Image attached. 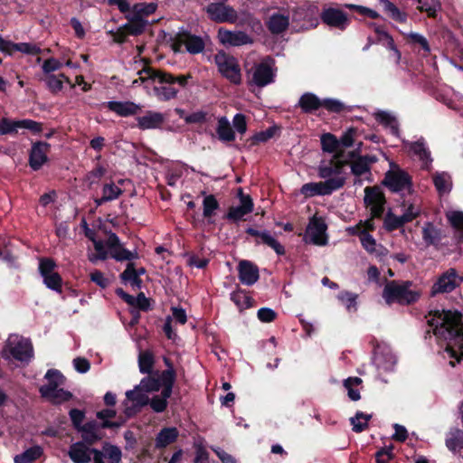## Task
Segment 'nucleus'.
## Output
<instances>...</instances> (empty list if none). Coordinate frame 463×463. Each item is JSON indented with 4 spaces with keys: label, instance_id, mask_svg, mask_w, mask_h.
Segmentation results:
<instances>
[{
    "label": "nucleus",
    "instance_id": "nucleus-1",
    "mask_svg": "<svg viewBox=\"0 0 463 463\" xmlns=\"http://www.w3.org/2000/svg\"><path fill=\"white\" fill-rule=\"evenodd\" d=\"M428 323L433 334L447 342L445 353L451 360L449 364L454 367L463 357V332L461 314L458 311L437 310L430 313Z\"/></svg>",
    "mask_w": 463,
    "mask_h": 463
},
{
    "label": "nucleus",
    "instance_id": "nucleus-2",
    "mask_svg": "<svg viewBox=\"0 0 463 463\" xmlns=\"http://www.w3.org/2000/svg\"><path fill=\"white\" fill-rule=\"evenodd\" d=\"M138 79L134 80L132 84L135 86L138 83H146L149 81L155 83L153 90L158 100L167 101L175 99L179 91V86L184 88L187 85L190 74L175 76L170 73L155 71L151 68H145L137 72Z\"/></svg>",
    "mask_w": 463,
    "mask_h": 463
},
{
    "label": "nucleus",
    "instance_id": "nucleus-3",
    "mask_svg": "<svg viewBox=\"0 0 463 463\" xmlns=\"http://www.w3.org/2000/svg\"><path fill=\"white\" fill-rule=\"evenodd\" d=\"M364 203L366 208L370 210L371 217L365 221H361L359 224H361L362 230L369 232L375 228L373 218H379L383 213L385 197L379 187L368 186L364 189Z\"/></svg>",
    "mask_w": 463,
    "mask_h": 463
},
{
    "label": "nucleus",
    "instance_id": "nucleus-4",
    "mask_svg": "<svg viewBox=\"0 0 463 463\" xmlns=\"http://www.w3.org/2000/svg\"><path fill=\"white\" fill-rule=\"evenodd\" d=\"M411 282L391 281L383 288V297L387 304L394 302L400 304H411L418 300L419 292L411 289Z\"/></svg>",
    "mask_w": 463,
    "mask_h": 463
},
{
    "label": "nucleus",
    "instance_id": "nucleus-5",
    "mask_svg": "<svg viewBox=\"0 0 463 463\" xmlns=\"http://www.w3.org/2000/svg\"><path fill=\"white\" fill-rule=\"evenodd\" d=\"M276 71L273 60L265 59L248 70V83L251 86L254 85L259 88H263L274 82Z\"/></svg>",
    "mask_w": 463,
    "mask_h": 463
},
{
    "label": "nucleus",
    "instance_id": "nucleus-6",
    "mask_svg": "<svg viewBox=\"0 0 463 463\" xmlns=\"http://www.w3.org/2000/svg\"><path fill=\"white\" fill-rule=\"evenodd\" d=\"M354 156V152L348 153V158L344 156H332L329 161H323L318 166V176L323 179L342 178L344 184H345V176L344 175V166L349 164Z\"/></svg>",
    "mask_w": 463,
    "mask_h": 463
},
{
    "label": "nucleus",
    "instance_id": "nucleus-7",
    "mask_svg": "<svg viewBox=\"0 0 463 463\" xmlns=\"http://www.w3.org/2000/svg\"><path fill=\"white\" fill-rule=\"evenodd\" d=\"M215 63L220 73L233 84H240L241 81V68L238 61L224 52H219L214 56Z\"/></svg>",
    "mask_w": 463,
    "mask_h": 463
},
{
    "label": "nucleus",
    "instance_id": "nucleus-8",
    "mask_svg": "<svg viewBox=\"0 0 463 463\" xmlns=\"http://www.w3.org/2000/svg\"><path fill=\"white\" fill-rule=\"evenodd\" d=\"M462 282L463 275H460L455 269L449 268L437 278L430 288V295L434 297L438 294L450 293Z\"/></svg>",
    "mask_w": 463,
    "mask_h": 463
},
{
    "label": "nucleus",
    "instance_id": "nucleus-9",
    "mask_svg": "<svg viewBox=\"0 0 463 463\" xmlns=\"http://www.w3.org/2000/svg\"><path fill=\"white\" fill-rule=\"evenodd\" d=\"M56 263L50 258H43L39 260V272L43 278V284L51 290L57 293L62 291V279L61 275L55 270Z\"/></svg>",
    "mask_w": 463,
    "mask_h": 463
},
{
    "label": "nucleus",
    "instance_id": "nucleus-10",
    "mask_svg": "<svg viewBox=\"0 0 463 463\" xmlns=\"http://www.w3.org/2000/svg\"><path fill=\"white\" fill-rule=\"evenodd\" d=\"M343 186L344 182L342 178L327 179L321 182H311L307 183L301 186L300 194L306 198L317 195H329Z\"/></svg>",
    "mask_w": 463,
    "mask_h": 463
},
{
    "label": "nucleus",
    "instance_id": "nucleus-11",
    "mask_svg": "<svg viewBox=\"0 0 463 463\" xmlns=\"http://www.w3.org/2000/svg\"><path fill=\"white\" fill-rule=\"evenodd\" d=\"M318 14L317 5L307 3L293 10L292 21L298 23L302 30L313 29L319 24Z\"/></svg>",
    "mask_w": 463,
    "mask_h": 463
},
{
    "label": "nucleus",
    "instance_id": "nucleus-12",
    "mask_svg": "<svg viewBox=\"0 0 463 463\" xmlns=\"http://www.w3.org/2000/svg\"><path fill=\"white\" fill-rule=\"evenodd\" d=\"M403 145L408 154L419 161L421 169L428 171L431 169L433 158L423 137H420L416 141H403Z\"/></svg>",
    "mask_w": 463,
    "mask_h": 463
},
{
    "label": "nucleus",
    "instance_id": "nucleus-13",
    "mask_svg": "<svg viewBox=\"0 0 463 463\" xmlns=\"http://www.w3.org/2000/svg\"><path fill=\"white\" fill-rule=\"evenodd\" d=\"M21 129L39 134L43 130V124L29 118L12 120L8 118H2L0 119V136L16 135Z\"/></svg>",
    "mask_w": 463,
    "mask_h": 463
},
{
    "label": "nucleus",
    "instance_id": "nucleus-14",
    "mask_svg": "<svg viewBox=\"0 0 463 463\" xmlns=\"http://www.w3.org/2000/svg\"><path fill=\"white\" fill-rule=\"evenodd\" d=\"M377 162L375 156H360L351 160V173L354 176V184L362 185L364 181L372 182L371 165Z\"/></svg>",
    "mask_w": 463,
    "mask_h": 463
},
{
    "label": "nucleus",
    "instance_id": "nucleus-15",
    "mask_svg": "<svg viewBox=\"0 0 463 463\" xmlns=\"http://www.w3.org/2000/svg\"><path fill=\"white\" fill-rule=\"evenodd\" d=\"M6 349L14 359L21 362H29L33 356L31 341L18 335H11L8 337Z\"/></svg>",
    "mask_w": 463,
    "mask_h": 463
},
{
    "label": "nucleus",
    "instance_id": "nucleus-16",
    "mask_svg": "<svg viewBox=\"0 0 463 463\" xmlns=\"http://www.w3.org/2000/svg\"><path fill=\"white\" fill-rule=\"evenodd\" d=\"M327 225L322 217L313 216L307 224L304 235V241L317 246L327 244Z\"/></svg>",
    "mask_w": 463,
    "mask_h": 463
},
{
    "label": "nucleus",
    "instance_id": "nucleus-17",
    "mask_svg": "<svg viewBox=\"0 0 463 463\" xmlns=\"http://www.w3.org/2000/svg\"><path fill=\"white\" fill-rule=\"evenodd\" d=\"M149 398L147 392L141 387L140 384L135 386L133 390L126 392V400L122 405L124 407V413L128 417L133 416L141 407L148 404Z\"/></svg>",
    "mask_w": 463,
    "mask_h": 463
},
{
    "label": "nucleus",
    "instance_id": "nucleus-18",
    "mask_svg": "<svg viewBox=\"0 0 463 463\" xmlns=\"http://www.w3.org/2000/svg\"><path fill=\"white\" fill-rule=\"evenodd\" d=\"M384 184L396 193L410 194L412 190L411 176L400 168L392 169L386 174Z\"/></svg>",
    "mask_w": 463,
    "mask_h": 463
},
{
    "label": "nucleus",
    "instance_id": "nucleus-19",
    "mask_svg": "<svg viewBox=\"0 0 463 463\" xmlns=\"http://www.w3.org/2000/svg\"><path fill=\"white\" fill-rule=\"evenodd\" d=\"M163 390L160 395H155L149 404L156 412H163L167 407V400L172 394L174 386V373L172 370L162 372Z\"/></svg>",
    "mask_w": 463,
    "mask_h": 463
},
{
    "label": "nucleus",
    "instance_id": "nucleus-20",
    "mask_svg": "<svg viewBox=\"0 0 463 463\" xmlns=\"http://www.w3.org/2000/svg\"><path fill=\"white\" fill-rule=\"evenodd\" d=\"M205 11L210 19L216 23L234 24L238 19L237 11L223 3L213 2L206 6Z\"/></svg>",
    "mask_w": 463,
    "mask_h": 463
},
{
    "label": "nucleus",
    "instance_id": "nucleus-21",
    "mask_svg": "<svg viewBox=\"0 0 463 463\" xmlns=\"http://www.w3.org/2000/svg\"><path fill=\"white\" fill-rule=\"evenodd\" d=\"M174 50L179 52L182 46L191 54H197L204 50V42L199 36H195L187 31H180L175 38Z\"/></svg>",
    "mask_w": 463,
    "mask_h": 463
},
{
    "label": "nucleus",
    "instance_id": "nucleus-22",
    "mask_svg": "<svg viewBox=\"0 0 463 463\" xmlns=\"http://www.w3.org/2000/svg\"><path fill=\"white\" fill-rule=\"evenodd\" d=\"M373 364L379 370L391 371L396 364L395 355L386 343H378L373 349Z\"/></svg>",
    "mask_w": 463,
    "mask_h": 463
},
{
    "label": "nucleus",
    "instance_id": "nucleus-23",
    "mask_svg": "<svg viewBox=\"0 0 463 463\" xmlns=\"http://www.w3.org/2000/svg\"><path fill=\"white\" fill-rule=\"evenodd\" d=\"M219 42L226 46H241L251 44L252 38L242 31H231L220 28L217 34Z\"/></svg>",
    "mask_w": 463,
    "mask_h": 463
},
{
    "label": "nucleus",
    "instance_id": "nucleus-24",
    "mask_svg": "<svg viewBox=\"0 0 463 463\" xmlns=\"http://www.w3.org/2000/svg\"><path fill=\"white\" fill-rule=\"evenodd\" d=\"M321 20L329 27L344 31L349 25L348 15L337 8H326L320 14Z\"/></svg>",
    "mask_w": 463,
    "mask_h": 463
},
{
    "label": "nucleus",
    "instance_id": "nucleus-25",
    "mask_svg": "<svg viewBox=\"0 0 463 463\" xmlns=\"http://www.w3.org/2000/svg\"><path fill=\"white\" fill-rule=\"evenodd\" d=\"M110 251V256L118 261L132 260L137 258V251H130L123 247L118 237L111 232L106 242Z\"/></svg>",
    "mask_w": 463,
    "mask_h": 463
},
{
    "label": "nucleus",
    "instance_id": "nucleus-26",
    "mask_svg": "<svg viewBox=\"0 0 463 463\" xmlns=\"http://www.w3.org/2000/svg\"><path fill=\"white\" fill-rule=\"evenodd\" d=\"M50 144L43 141L34 142L29 153V165L32 169L39 170L48 160Z\"/></svg>",
    "mask_w": 463,
    "mask_h": 463
},
{
    "label": "nucleus",
    "instance_id": "nucleus-27",
    "mask_svg": "<svg viewBox=\"0 0 463 463\" xmlns=\"http://www.w3.org/2000/svg\"><path fill=\"white\" fill-rule=\"evenodd\" d=\"M238 196L241 204L231 207L227 213L228 219L235 222L241 220L246 214L253 211V202L250 195L244 194L242 189H239Z\"/></svg>",
    "mask_w": 463,
    "mask_h": 463
},
{
    "label": "nucleus",
    "instance_id": "nucleus-28",
    "mask_svg": "<svg viewBox=\"0 0 463 463\" xmlns=\"http://www.w3.org/2000/svg\"><path fill=\"white\" fill-rule=\"evenodd\" d=\"M238 277L241 284L252 286L259 278V268L250 260H241L238 265Z\"/></svg>",
    "mask_w": 463,
    "mask_h": 463
},
{
    "label": "nucleus",
    "instance_id": "nucleus-29",
    "mask_svg": "<svg viewBox=\"0 0 463 463\" xmlns=\"http://www.w3.org/2000/svg\"><path fill=\"white\" fill-rule=\"evenodd\" d=\"M104 105L119 117L133 116L141 110V106L132 101H108Z\"/></svg>",
    "mask_w": 463,
    "mask_h": 463
},
{
    "label": "nucleus",
    "instance_id": "nucleus-30",
    "mask_svg": "<svg viewBox=\"0 0 463 463\" xmlns=\"http://www.w3.org/2000/svg\"><path fill=\"white\" fill-rule=\"evenodd\" d=\"M68 455L74 463H89L91 460L92 449L78 441L70 446Z\"/></svg>",
    "mask_w": 463,
    "mask_h": 463
},
{
    "label": "nucleus",
    "instance_id": "nucleus-31",
    "mask_svg": "<svg viewBox=\"0 0 463 463\" xmlns=\"http://www.w3.org/2000/svg\"><path fill=\"white\" fill-rule=\"evenodd\" d=\"M137 127L140 129H154L162 126L165 116L156 111H147L144 116L137 118Z\"/></svg>",
    "mask_w": 463,
    "mask_h": 463
},
{
    "label": "nucleus",
    "instance_id": "nucleus-32",
    "mask_svg": "<svg viewBox=\"0 0 463 463\" xmlns=\"http://www.w3.org/2000/svg\"><path fill=\"white\" fill-rule=\"evenodd\" d=\"M360 242L369 254H374L377 257L387 254V250L382 245L377 244L375 239L367 232H362Z\"/></svg>",
    "mask_w": 463,
    "mask_h": 463
},
{
    "label": "nucleus",
    "instance_id": "nucleus-33",
    "mask_svg": "<svg viewBox=\"0 0 463 463\" xmlns=\"http://www.w3.org/2000/svg\"><path fill=\"white\" fill-rule=\"evenodd\" d=\"M40 393L52 403H61L71 398V393L61 387L52 389L51 387H40Z\"/></svg>",
    "mask_w": 463,
    "mask_h": 463
},
{
    "label": "nucleus",
    "instance_id": "nucleus-34",
    "mask_svg": "<svg viewBox=\"0 0 463 463\" xmlns=\"http://www.w3.org/2000/svg\"><path fill=\"white\" fill-rule=\"evenodd\" d=\"M434 186L439 195L449 194L452 189V179L447 172H436L432 176Z\"/></svg>",
    "mask_w": 463,
    "mask_h": 463
},
{
    "label": "nucleus",
    "instance_id": "nucleus-35",
    "mask_svg": "<svg viewBox=\"0 0 463 463\" xmlns=\"http://www.w3.org/2000/svg\"><path fill=\"white\" fill-rule=\"evenodd\" d=\"M289 24V16L281 14H273L270 15L267 26L269 30L274 33L279 34L283 33Z\"/></svg>",
    "mask_w": 463,
    "mask_h": 463
},
{
    "label": "nucleus",
    "instance_id": "nucleus-36",
    "mask_svg": "<svg viewBox=\"0 0 463 463\" xmlns=\"http://www.w3.org/2000/svg\"><path fill=\"white\" fill-rule=\"evenodd\" d=\"M298 106L305 113H310L322 107V99L311 92H307L300 97Z\"/></svg>",
    "mask_w": 463,
    "mask_h": 463
},
{
    "label": "nucleus",
    "instance_id": "nucleus-37",
    "mask_svg": "<svg viewBox=\"0 0 463 463\" xmlns=\"http://www.w3.org/2000/svg\"><path fill=\"white\" fill-rule=\"evenodd\" d=\"M379 5L382 6L383 12L392 20L399 23H405L407 21V14L401 11L390 0H379Z\"/></svg>",
    "mask_w": 463,
    "mask_h": 463
},
{
    "label": "nucleus",
    "instance_id": "nucleus-38",
    "mask_svg": "<svg viewBox=\"0 0 463 463\" xmlns=\"http://www.w3.org/2000/svg\"><path fill=\"white\" fill-rule=\"evenodd\" d=\"M216 133L218 138L222 142H231L235 139V134L226 117H222L218 119Z\"/></svg>",
    "mask_w": 463,
    "mask_h": 463
},
{
    "label": "nucleus",
    "instance_id": "nucleus-39",
    "mask_svg": "<svg viewBox=\"0 0 463 463\" xmlns=\"http://www.w3.org/2000/svg\"><path fill=\"white\" fill-rule=\"evenodd\" d=\"M322 149L328 153H334L333 156H344L342 149H340L338 139L330 133L322 135L321 137Z\"/></svg>",
    "mask_w": 463,
    "mask_h": 463
},
{
    "label": "nucleus",
    "instance_id": "nucleus-40",
    "mask_svg": "<svg viewBox=\"0 0 463 463\" xmlns=\"http://www.w3.org/2000/svg\"><path fill=\"white\" fill-rule=\"evenodd\" d=\"M178 434L179 432L177 429L175 427L164 428L156 436V446L157 448H165L170 445L171 443L175 441V439L178 437Z\"/></svg>",
    "mask_w": 463,
    "mask_h": 463
},
{
    "label": "nucleus",
    "instance_id": "nucleus-41",
    "mask_svg": "<svg viewBox=\"0 0 463 463\" xmlns=\"http://www.w3.org/2000/svg\"><path fill=\"white\" fill-rule=\"evenodd\" d=\"M78 430L81 432L82 439L89 444H92L101 439V436L99 434V426L95 421H89L83 424Z\"/></svg>",
    "mask_w": 463,
    "mask_h": 463
},
{
    "label": "nucleus",
    "instance_id": "nucleus-42",
    "mask_svg": "<svg viewBox=\"0 0 463 463\" xmlns=\"http://www.w3.org/2000/svg\"><path fill=\"white\" fill-rule=\"evenodd\" d=\"M446 446L452 452L463 449V430L459 429L451 430L447 436Z\"/></svg>",
    "mask_w": 463,
    "mask_h": 463
},
{
    "label": "nucleus",
    "instance_id": "nucleus-43",
    "mask_svg": "<svg viewBox=\"0 0 463 463\" xmlns=\"http://www.w3.org/2000/svg\"><path fill=\"white\" fill-rule=\"evenodd\" d=\"M376 120L388 128L392 135L397 136L399 134V125L396 118L391 113L386 111H380L375 114Z\"/></svg>",
    "mask_w": 463,
    "mask_h": 463
},
{
    "label": "nucleus",
    "instance_id": "nucleus-44",
    "mask_svg": "<svg viewBox=\"0 0 463 463\" xmlns=\"http://www.w3.org/2000/svg\"><path fill=\"white\" fill-rule=\"evenodd\" d=\"M43 451V449L40 446H33L26 450H24L23 453L16 455L14 458V463H32L34 460L38 459L42 455Z\"/></svg>",
    "mask_w": 463,
    "mask_h": 463
},
{
    "label": "nucleus",
    "instance_id": "nucleus-45",
    "mask_svg": "<svg viewBox=\"0 0 463 463\" xmlns=\"http://www.w3.org/2000/svg\"><path fill=\"white\" fill-rule=\"evenodd\" d=\"M120 279L125 283H129L135 289L141 288L142 281L138 277L137 269L134 268L133 263H128L126 269L121 273Z\"/></svg>",
    "mask_w": 463,
    "mask_h": 463
},
{
    "label": "nucleus",
    "instance_id": "nucleus-46",
    "mask_svg": "<svg viewBox=\"0 0 463 463\" xmlns=\"http://www.w3.org/2000/svg\"><path fill=\"white\" fill-rule=\"evenodd\" d=\"M146 24V20L133 14V17L124 25V29L131 35H138L144 32Z\"/></svg>",
    "mask_w": 463,
    "mask_h": 463
},
{
    "label": "nucleus",
    "instance_id": "nucleus-47",
    "mask_svg": "<svg viewBox=\"0 0 463 463\" xmlns=\"http://www.w3.org/2000/svg\"><path fill=\"white\" fill-rule=\"evenodd\" d=\"M422 239L428 245L434 244L439 241L440 232L431 222H426L422 228Z\"/></svg>",
    "mask_w": 463,
    "mask_h": 463
},
{
    "label": "nucleus",
    "instance_id": "nucleus-48",
    "mask_svg": "<svg viewBox=\"0 0 463 463\" xmlns=\"http://www.w3.org/2000/svg\"><path fill=\"white\" fill-rule=\"evenodd\" d=\"M44 377L47 380V383L43 385L42 387H51L52 389H58L64 384L65 378L58 370H48Z\"/></svg>",
    "mask_w": 463,
    "mask_h": 463
},
{
    "label": "nucleus",
    "instance_id": "nucleus-49",
    "mask_svg": "<svg viewBox=\"0 0 463 463\" xmlns=\"http://www.w3.org/2000/svg\"><path fill=\"white\" fill-rule=\"evenodd\" d=\"M362 383V379L359 377H349L344 381V386L347 390L348 397L352 401L360 400V392L358 387Z\"/></svg>",
    "mask_w": 463,
    "mask_h": 463
},
{
    "label": "nucleus",
    "instance_id": "nucleus-50",
    "mask_svg": "<svg viewBox=\"0 0 463 463\" xmlns=\"http://www.w3.org/2000/svg\"><path fill=\"white\" fill-rule=\"evenodd\" d=\"M154 354L146 350L139 353L138 367L142 373H150L154 366Z\"/></svg>",
    "mask_w": 463,
    "mask_h": 463
},
{
    "label": "nucleus",
    "instance_id": "nucleus-51",
    "mask_svg": "<svg viewBox=\"0 0 463 463\" xmlns=\"http://www.w3.org/2000/svg\"><path fill=\"white\" fill-rule=\"evenodd\" d=\"M96 253H89L88 259L91 263H96L98 260H105L108 256L107 245L101 240H96L93 242Z\"/></svg>",
    "mask_w": 463,
    "mask_h": 463
},
{
    "label": "nucleus",
    "instance_id": "nucleus-52",
    "mask_svg": "<svg viewBox=\"0 0 463 463\" xmlns=\"http://www.w3.org/2000/svg\"><path fill=\"white\" fill-rule=\"evenodd\" d=\"M101 451L104 457L109 460V463H119L121 461L122 452L118 446L106 442Z\"/></svg>",
    "mask_w": 463,
    "mask_h": 463
},
{
    "label": "nucleus",
    "instance_id": "nucleus-53",
    "mask_svg": "<svg viewBox=\"0 0 463 463\" xmlns=\"http://www.w3.org/2000/svg\"><path fill=\"white\" fill-rule=\"evenodd\" d=\"M419 9L427 13L430 17H436L441 9V4L439 0H418Z\"/></svg>",
    "mask_w": 463,
    "mask_h": 463
},
{
    "label": "nucleus",
    "instance_id": "nucleus-54",
    "mask_svg": "<svg viewBox=\"0 0 463 463\" xmlns=\"http://www.w3.org/2000/svg\"><path fill=\"white\" fill-rule=\"evenodd\" d=\"M141 387L146 392H156L163 389L162 373L157 377L147 376L141 380Z\"/></svg>",
    "mask_w": 463,
    "mask_h": 463
},
{
    "label": "nucleus",
    "instance_id": "nucleus-55",
    "mask_svg": "<svg viewBox=\"0 0 463 463\" xmlns=\"http://www.w3.org/2000/svg\"><path fill=\"white\" fill-rule=\"evenodd\" d=\"M371 418V414H365L360 411L356 412V414L350 419V422L353 426V430L357 433L364 430Z\"/></svg>",
    "mask_w": 463,
    "mask_h": 463
},
{
    "label": "nucleus",
    "instance_id": "nucleus-56",
    "mask_svg": "<svg viewBox=\"0 0 463 463\" xmlns=\"http://www.w3.org/2000/svg\"><path fill=\"white\" fill-rule=\"evenodd\" d=\"M103 201H114L118 199L123 193L122 189L114 183H108L102 186L101 190Z\"/></svg>",
    "mask_w": 463,
    "mask_h": 463
},
{
    "label": "nucleus",
    "instance_id": "nucleus-57",
    "mask_svg": "<svg viewBox=\"0 0 463 463\" xmlns=\"http://www.w3.org/2000/svg\"><path fill=\"white\" fill-rule=\"evenodd\" d=\"M261 242L273 249L277 254L283 255L285 253L284 247L270 234L268 231H261Z\"/></svg>",
    "mask_w": 463,
    "mask_h": 463
},
{
    "label": "nucleus",
    "instance_id": "nucleus-58",
    "mask_svg": "<svg viewBox=\"0 0 463 463\" xmlns=\"http://www.w3.org/2000/svg\"><path fill=\"white\" fill-rule=\"evenodd\" d=\"M405 222H403L402 216H397L389 211L383 221V226L387 231H394L400 227H402Z\"/></svg>",
    "mask_w": 463,
    "mask_h": 463
},
{
    "label": "nucleus",
    "instance_id": "nucleus-59",
    "mask_svg": "<svg viewBox=\"0 0 463 463\" xmlns=\"http://www.w3.org/2000/svg\"><path fill=\"white\" fill-rule=\"evenodd\" d=\"M232 301L240 308L245 309L250 307L251 298L243 290H236L231 294Z\"/></svg>",
    "mask_w": 463,
    "mask_h": 463
},
{
    "label": "nucleus",
    "instance_id": "nucleus-60",
    "mask_svg": "<svg viewBox=\"0 0 463 463\" xmlns=\"http://www.w3.org/2000/svg\"><path fill=\"white\" fill-rule=\"evenodd\" d=\"M156 8V3H137L133 6V14L144 18V16L154 14Z\"/></svg>",
    "mask_w": 463,
    "mask_h": 463
},
{
    "label": "nucleus",
    "instance_id": "nucleus-61",
    "mask_svg": "<svg viewBox=\"0 0 463 463\" xmlns=\"http://www.w3.org/2000/svg\"><path fill=\"white\" fill-rule=\"evenodd\" d=\"M203 212L205 218L212 217L219 207V203L213 194L206 195L203 201Z\"/></svg>",
    "mask_w": 463,
    "mask_h": 463
},
{
    "label": "nucleus",
    "instance_id": "nucleus-62",
    "mask_svg": "<svg viewBox=\"0 0 463 463\" xmlns=\"http://www.w3.org/2000/svg\"><path fill=\"white\" fill-rule=\"evenodd\" d=\"M446 218L455 230L463 232V212L456 210L448 211Z\"/></svg>",
    "mask_w": 463,
    "mask_h": 463
},
{
    "label": "nucleus",
    "instance_id": "nucleus-63",
    "mask_svg": "<svg viewBox=\"0 0 463 463\" xmlns=\"http://www.w3.org/2000/svg\"><path fill=\"white\" fill-rule=\"evenodd\" d=\"M339 301L345 306L348 311L356 310L357 295L349 291H344L337 296Z\"/></svg>",
    "mask_w": 463,
    "mask_h": 463
},
{
    "label": "nucleus",
    "instance_id": "nucleus-64",
    "mask_svg": "<svg viewBox=\"0 0 463 463\" xmlns=\"http://www.w3.org/2000/svg\"><path fill=\"white\" fill-rule=\"evenodd\" d=\"M105 174V167L102 165H97L94 169L86 175L85 181L88 183L89 186H91L94 184H98Z\"/></svg>",
    "mask_w": 463,
    "mask_h": 463
}]
</instances>
